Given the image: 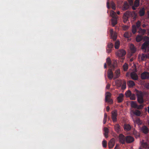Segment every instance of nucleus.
Segmentation results:
<instances>
[{
  "instance_id": "4468645a",
  "label": "nucleus",
  "mask_w": 149,
  "mask_h": 149,
  "mask_svg": "<svg viewBox=\"0 0 149 149\" xmlns=\"http://www.w3.org/2000/svg\"><path fill=\"white\" fill-rule=\"evenodd\" d=\"M129 5L128 3L126 1H125L123 4V5L122 7V10H125L129 8Z\"/></svg>"
},
{
  "instance_id": "2eb2a0df",
  "label": "nucleus",
  "mask_w": 149,
  "mask_h": 149,
  "mask_svg": "<svg viewBox=\"0 0 149 149\" xmlns=\"http://www.w3.org/2000/svg\"><path fill=\"white\" fill-rule=\"evenodd\" d=\"M124 95L122 93L119 94L118 96L117 97L118 102V103L122 102L123 100Z\"/></svg>"
},
{
  "instance_id": "052dcab7",
  "label": "nucleus",
  "mask_w": 149,
  "mask_h": 149,
  "mask_svg": "<svg viewBox=\"0 0 149 149\" xmlns=\"http://www.w3.org/2000/svg\"><path fill=\"white\" fill-rule=\"evenodd\" d=\"M114 149H119L118 146L117 145L115 147Z\"/></svg>"
},
{
  "instance_id": "412c9836",
  "label": "nucleus",
  "mask_w": 149,
  "mask_h": 149,
  "mask_svg": "<svg viewBox=\"0 0 149 149\" xmlns=\"http://www.w3.org/2000/svg\"><path fill=\"white\" fill-rule=\"evenodd\" d=\"M104 135L106 138L108 137V133L109 132V129L106 127H104Z\"/></svg>"
},
{
  "instance_id": "09e8293b",
  "label": "nucleus",
  "mask_w": 149,
  "mask_h": 149,
  "mask_svg": "<svg viewBox=\"0 0 149 149\" xmlns=\"http://www.w3.org/2000/svg\"><path fill=\"white\" fill-rule=\"evenodd\" d=\"M143 106H144V105L143 104H141L139 105H137V108H138V109H141L143 107Z\"/></svg>"
},
{
  "instance_id": "f8f14e48",
  "label": "nucleus",
  "mask_w": 149,
  "mask_h": 149,
  "mask_svg": "<svg viewBox=\"0 0 149 149\" xmlns=\"http://www.w3.org/2000/svg\"><path fill=\"white\" fill-rule=\"evenodd\" d=\"M134 141V138L131 136H126V142L127 143H130Z\"/></svg>"
},
{
  "instance_id": "de8ad7c7",
  "label": "nucleus",
  "mask_w": 149,
  "mask_h": 149,
  "mask_svg": "<svg viewBox=\"0 0 149 149\" xmlns=\"http://www.w3.org/2000/svg\"><path fill=\"white\" fill-rule=\"evenodd\" d=\"M123 28L124 30H126L129 29V27L128 26L124 25L123 26Z\"/></svg>"
},
{
  "instance_id": "3c124183",
  "label": "nucleus",
  "mask_w": 149,
  "mask_h": 149,
  "mask_svg": "<svg viewBox=\"0 0 149 149\" xmlns=\"http://www.w3.org/2000/svg\"><path fill=\"white\" fill-rule=\"evenodd\" d=\"M111 51V49L110 48H107V52L108 53H110Z\"/></svg>"
},
{
  "instance_id": "4d7b16f0",
  "label": "nucleus",
  "mask_w": 149,
  "mask_h": 149,
  "mask_svg": "<svg viewBox=\"0 0 149 149\" xmlns=\"http://www.w3.org/2000/svg\"><path fill=\"white\" fill-rule=\"evenodd\" d=\"M107 120L106 119H103V123L104 124H105L106 122L107 121Z\"/></svg>"
},
{
  "instance_id": "79ce46f5",
  "label": "nucleus",
  "mask_w": 149,
  "mask_h": 149,
  "mask_svg": "<svg viewBox=\"0 0 149 149\" xmlns=\"http://www.w3.org/2000/svg\"><path fill=\"white\" fill-rule=\"evenodd\" d=\"M130 99L131 100H135L136 99L135 95L134 94H132L130 96Z\"/></svg>"
},
{
  "instance_id": "0e129e2a",
  "label": "nucleus",
  "mask_w": 149,
  "mask_h": 149,
  "mask_svg": "<svg viewBox=\"0 0 149 149\" xmlns=\"http://www.w3.org/2000/svg\"><path fill=\"white\" fill-rule=\"evenodd\" d=\"M117 13L118 15H119L120 14V12L119 11H118Z\"/></svg>"
},
{
  "instance_id": "4be33fe9",
  "label": "nucleus",
  "mask_w": 149,
  "mask_h": 149,
  "mask_svg": "<svg viewBox=\"0 0 149 149\" xmlns=\"http://www.w3.org/2000/svg\"><path fill=\"white\" fill-rule=\"evenodd\" d=\"M114 127L115 129L117 132L118 133L120 132V126L118 124H116L115 125Z\"/></svg>"
},
{
  "instance_id": "c9c22d12",
  "label": "nucleus",
  "mask_w": 149,
  "mask_h": 149,
  "mask_svg": "<svg viewBox=\"0 0 149 149\" xmlns=\"http://www.w3.org/2000/svg\"><path fill=\"white\" fill-rule=\"evenodd\" d=\"M139 1L140 0H135L134 3V5L136 7H138L139 4Z\"/></svg>"
},
{
  "instance_id": "6ab92c4d",
  "label": "nucleus",
  "mask_w": 149,
  "mask_h": 149,
  "mask_svg": "<svg viewBox=\"0 0 149 149\" xmlns=\"http://www.w3.org/2000/svg\"><path fill=\"white\" fill-rule=\"evenodd\" d=\"M117 17L111 19L112 25L114 26L117 23Z\"/></svg>"
},
{
  "instance_id": "bb28decb",
  "label": "nucleus",
  "mask_w": 149,
  "mask_h": 149,
  "mask_svg": "<svg viewBox=\"0 0 149 149\" xmlns=\"http://www.w3.org/2000/svg\"><path fill=\"white\" fill-rule=\"evenodd\" d=\"M120 69H118L116 70L115 74L116 75V78H117L119 77L120 75Z\"/></svg>"
},
{
  "instance_id": "a18cd8bd",
  "label": "nucleus",
  "mask_w": 149,
  "mask_h": 149,
  "mask_svg": "<svg viewBox=\"0 0 149 149\" xmlns=\"http://www.w3.org/2000/svg\"><path fill=\"white\" fill-rule=\"evenodd\" d=\"M124 36L125 37L128 38H129L130 36V34L129 33H128V32H125L124 34Z\"/></svg>"
},
{
  "instance_id": "473e14b6",
  "label": "nucleus",
  "mask_w": 149,
  "mask_h": 149,
  "mask_svg": "<svg viewBox=\"0 0 149 149\" xmlns=\"http://www.w3.org/2000/svg\"><path fill=\"white\" fill-rule=\"evenodd\" d=\"M123 68L124 71H127L128 68V65L126 63H125L123 66Z\"/></svg>"
},
{
  "instance_id": "f704fd0d",
  "label": "nucleus",
  "mask_w": 149,
  "mask_h": 149,
  "mask_svg": "<svg viewBox=\"0 0 149 149\" xmlns=\"http://www.w3.org/2000/svg\"><path fill=\"white\" fill-rule=\"evenodd\" d=\"M132 94L131 91L128 90L125 93V95L127 97H129Z\"/></svg>"
},
{
  "instance_id": "ddd939ff",
  "label": "nucleus",
  "mask_w": 149,
  "mask_h": 149,
  "mask_svg": "<svg viewBox=\"0 0 149 149\" xmlns=\"http://www.w3.org/2000/svg\"><path fill=\"white\" fill-rule=\"evenodd\" d=\"M111 68H109L108 72V77L110 79H111L113 77V74Z\"/></svg>"
},
{
  "instance_id": "dca6fc26",
  "label": "nucleus",
  "mask_w": 149,
  "mask_h": 149,
  "mask_svg": "<svg viewBox=\"0 0 149 149\" xmlns=\"http://www.w3.org/2000/svg\"><path fill=\"white\" fill-rule=\"evenodd\" d=\"M141 130L145 134H147L149 131L148 128L146 126H143L141 128Z\"/></svg>"
},
{
  "instance_id": "4c0bfd02",
  "label": "nucleus",
  "mask_w": 149,
  "mask_h": 149,
  "mask_svg": "<svg viewBox=\"0 0 149 149\" xmlns=\"http://www.w3.org/2000/svg\"><path fill=\"white\" fill-rule=\"evenodd\" d=\"M120 43L119 41H116L115 44V47L116 49H118L119 48Z\"/></svg>"
},
{
  "instance_id": "f257e3e1",
  "label": "nucleus",
  "mask_w": 149,
  "mask_h": 149,
  "mask_svg": "<svg viewBox=\"0 0 149 149\" xmlns=\"http://www.w3.org/2000/svg\"><path fill=\"white\" fill-rule=\"evenodd\" d=\"M141 48L142 49L144 50L145 52L149 51V41H146L142 45Z\"/></svg>"
},
{
  "instance_id": "680f3d73",
  "label": "nucleus",
  "mask_w": 149,
  "mask_h": 149,
  "mask_svg": "<svg viewBox=\"0 0 149 149\" xmlns=\"http://www.w3.org/2000/svg\"><path fill=\"white\" fill-rule=\"evenodd\" d=\"M146 25L144 24H143L142 25V26L143 27V28H145V27H146Z\"/></svg>"
},
{
  "instance_id": "7c9ffc66",
  "label": "nucleus",
  "mask_w": 149,
  "mask_h": 149,
  "mask_svg": "<svg viewBox=\"0 0 149 149\" xmlns=\"http://www.w3.org/2000/svg\"><path fill=\"white\" fill-rule=\"evenodd\" d=\"M131 106L132 107L137 108V105L135 102L132 101L131 102Z\"/></svg>"
},
{
  "instance_id": "a19ab883",
  "label": "nucleus",
  "mask_w": 149,
  "mask_h": 149,
  "mask_svg": "<svg viewBox=\"0 0 149 149\" xmlns=\"http://www.w3.org/2000/svg\"><path fill=\"white\" fill-rule=\"evenodd\" d=\"M141 145L143 148H147L148 147V145L146 143L144 142H142Z\"/></svg>"
},
{
  "instance_id": "49530a36",
  "label": "nucleus",
  "mask_w": 149,
  "mask_h": 149,
  "mask_svg": "<svg viewBox=\"0 0 149 149\" xmlns=\"http://www.w3.org/2000/svg\"><path fill=\"white\" fill-rule=\"evenodd\" d=\"M102 144L104 148H106L107 146V142L105 140L102 141Z\"/></svg>"
},
{
  "instance_id": "f3484780",
  "label": "nucleus",
  "mask_w": 149,
  "mask_h": 149,
  "mask_svg": "<svg viewBox=\"0 0 149 149\" xmlns=\"http://www.w3.org/2000/svg\"><path fill=\"white\" fill-rule=\"evenodd\" d=\"M124 129L125 131H129L131 130V127L130 125L126 124L124 125Z\"/></svg>"
},
{
  "instance_id": "774afa93",
  "label": "nucleus",
  "mask_w": 149,
  "mask_h": 149,
  "mask_svg": "<svg viewBox=\"0 0 149 149\" xmlns=\"http://www.w3.org/2000/svg\"><path fill=\"white\" fill-rule=\"evenodd\" d=\"M148 125H149V121H148Z\"/></svg>"
},
{
  "instance_id": "aec40b11",
  "label": "nucleus",
  "mask_w": 149,
  "mask_h": 149,
  "mask_svg": "<svg viewBox=\"0 0 149 149\" xmlns=\"http://www.w3.org/2000/svg\"><path fill=\"white\" fill-rule=\"evenodd\" d=\"M127 85L129 87L131 88L135 85V83L133 81L130 80L128 81Z\"/></svg>"
},
{
  "instance_id": "6e6552de",
  "label": "nucleus",
  "mask_w": 149,
  "mask_h": 149,
  "mask_svg": "<svg viewBox=\"0 0 149 149\" xmlns=\"http://www.w3.org/2000/svg\"><path fill=\"white\" fill-rule=\"evenodd\" d=\"M111 118L113 121L115 122L117 121V111L115 109L111 112Z\"/></svg>"
},
{
  "instance_id": "39448f33",
  "label": "nucleus",
  "mask_w": 149,
  "mask_h": 149,
  "mask_svg": "<svg viewBox=\"0 0 149 149\" xmlns=\"http://www.w3.org/2000/svg\"><path fill=\"white\" fill-rule=\"evenodd\" d=\"M125 13L126 14V15L128 17H132L133 19H135L137 16L136 14L134 11L131 12L128 11H126Z\"/></svg>"
},
{
  "instance_id": "2f4dec72",
  "label": "nucleus",
  "mask_w": 149,
  "mask_h": 149,
  "mask_svg": "<svg viewBox=\"0 0 149 149\" xmlns=\"http://www.w3.org/2000/svg\"><path fill=\"white\" fill-rule=\"evenodd\" d=\"M146 32V30L145 29H142L141 28L139 29V33L143 35Z\"/></svg>"
},
{
  "instance_id": "1a4fd4ad",
  "label": "nucleus",
  "mask_w": 149,
  "mask_h": 149,
  "mask_svg": "<svg viewBox=\"0 0 149 149\" xmlns=\"http://www.w3.org/2000/svg\"><path fill=\"white\" fill-rule=\"evenodd\" d=\"M141 77L142 79H147L149 78V73L146 72H144L141 73Z\"/></svg>"
},
{
  "instance_id": "423d86ee",
  "label": "nucleus",
  "mask_w": 149,
  "mask_h": 149,
  "mask_svg": "<svg viewBox=\"0 0 149 149\" xmlns=\"http://www.w3.org/2000/svg\"><path fill=\"white\" fill-rule=\"evenodd\" d=\"M120 142L122 144H125L126 142V137L123 134H119L118 136Z\"/></svg>"
},
{
  "instance_id": "58836bf2",
  "label": "nucleus",
  "mask_w": 149,
  "mask_h": 149,
  "mask_svg": "<svg viewBox=\"0 0 149 149\" xmlns=\"http://www.w3.org/2000/svg\"><path fill=\"white\" fill-rule=\"evenodd\" d=\"M111 38L113 40H115L117 38V36L116 34H113L111 32Z\"/></svg>"
},
{
  "instance_id": "9b49d317",
  "label": "nucleus",
  "mask_w": 149,
  "mask_h": 149,
  "mask_svg": "<svg viewBox=\"0 0 149 149\" xmlns=\"http://www.w3.org/2000/svg\"><path fill=\"white\" fill-rule=\"evenodd\" d=\"M115 143V139H111L108 143V146L109 148H112L114 146Z\"/></svg>"
},
{
  "instance_id": "f03ea898",
  "label": "nucleus",
  "mask_w": 149,
  "mask_h": 149,
  "mask_svg": "<svg viewBox=\"0 0 149 149\" xmlns=\"http://www.w3.org/2000/svg\"><path fill=\"white\" fill-rule=\"evenodd\" d=\"M137 100L138 102L140 104L142 103L143 102V94L142 92L140 91L137 94Z\"/></svg>"
},
{
  "instance_id": "20e7f679",
  "label": "nucleus",
  "mask_w": 149,
  "mask_h": 149,
  "mask_svg": "<svg viewBox=\"0 0 149 149\" xmlns=\"http://www.w3.org/2000/svg\"><path fill=\"white\" fill-rule=\"evenodd\" d=\"M111 96V93L109 92H107L106 93L105 100L106 102L112 104L113 103V101L112 99L110 98Z\"/></svg>"
},
{
  "instance_id": "5fc2aeb1",
  "label": "nucleus",
  "mask_w": 149,
  "mask_h": 149,
  "mask_svg": "<svg viewBox=\"0 0 149 149\" xmlns=\"http://www.w3.org/2000/svg\"><path fill=\"white\" fill-rule=\"evenodd\" d=\"M129 1L130 2V5H132L133 3V0H129Z\"/></svg>"
},
{
  "instance_id": "c85d7f7f",
  "label": "nucleus",
  "mask_w": 149,
  "mask_h": 149,
  "mask_svg": "<svg viewBox=\"0 0 149 149\" xmlns=\"http://www.w3.org/2000/svg\"><path fill=\"white\" fill-rule=\"evenodd\" d=\"M110 15L113 18L117 17V15L116 13L113 10L111 11Z\"/></svg>"
},
{
  "instance_id": "b1692460",
  "label": "nucleus",
  "mask_w": 149,
  "mask_h": 149,
  "mask_svg": "<svg viewBox=\"0 0 149 149\" xmlns=\"http://www.w3.org/2000/svg\"><path fill=\"white\" fill-rule=\"evenodd\" d=\"M143 39V37L141 36L138 35L136 38V41L137 42L141 41Z\"/></svg>"
},
{
  "instance_id": "ea45409f",
  "label": "nucleus",
  "mask_w": 149,
  "mask_h": 149,
  "mask_svg": "<svg viewBox=\"0 0 149 149\" xmlns=\"http://www.w3.org/2000/svg\"><path fill=\"white\" fill-rule=\"evenodd\" d=\"M141 25V22L140 21L138 20L136 22L135 25L136 26V27H137V28L138 29L140 26Z\"/></svg>"
},
{
  "instance_id": "864d4df0",
  "label": "nucleus",
  "mask_w": 149,
  "mask_h": 149,
  "mask_svg": "<svg viewBox=\"0 0 149 149\" xmlns=\"http://www.w3.org/2000/svg\"><path fill=\"white\" fill-rule=\"evenodd\" d=\"M110 85L109 84H108L106 86V88L107 89H109L110 88Z\"/></svg>"
},
{
  "instance_id": "69168bd1",
  "label": "nucleus",
  "mask_w": 149,
  "mask_h": 149,
  "mask_svg": "<svg viewBox=\"0 0 149 149\" xmlns=\"http://www.w3.org/2000/svg\"><path fill=\"white\" fill-rule=\"evenodd\" d=\"M148 111L149 113V107H148Z\"/></svg>"
},
{
  "instance_id": "5701e85b",
  "label": "nucleus",
  "mask_w": 149,
  "mask_h": 149,
  "mask_svg": "<svg viewBox=\"0 0 149 149\" xmlns=\"http://www.w3.org/2000/svg\"><path fill=\"white\" fill-rule=\"evenodd\" d=\"M130 49L132 53H134L136 51V49L134 45L131 44L130 46Z\"/></svg>"
},
{
  "instance_id": "37998d69",
  "label": "nucleus",
  "mask_w": 149,
  "mask_h": 149,
  "mask_svg": "<svg viewBox=\"0 0 149 149\" xmlns=\"http://www.w3.org/2000/svg\"><path fill=\"white\" fill-rule=\"evenodd\" d=\"M126 87V82L125 81L123 82V84L122 86V89H125Z\"/></svg>"
},
{
  "instance_id": "338daca9",
  "label": "nucleus",
  "mask_w": 149,
  "mask_h": 149,
  "mask_svg": "<svg viewBox=\"0 0 149 149\" xmlns=\"http://www.w3.org/2000/svg\"><path fill=\"white\" fill-rule=\"evenodd\" d=\"M148 31V34L149 35V29H148L147 30Z\"/></svg>"
},
{
  "instance_id": "13d9d810",
  "label": "nucleus",
  "mask_w": 149,
  "mask_h": 149,
  "mask_svg": "<svg viewBox=\"0 0 149 149\" xmlns=\"http://www.w3.org/2000/svg\"><path fill=\"white\" fill-rule=\"evenodd\" d=\"M110 108L109 106H107L106 108V110L107 111H109V110Z\"/></svg>"
},
{
  "instance_id": "e433bc0d",
  "label": "nucleus",
  "mask_w": 149,
  "mask_h": 149,
  "mask_svg": "<svg viewBox=\"0 0 149 149\" xmlns=\"http://www.w3.org/2000/svg\"><path fill=\"white\" fill-rule=\"evenodd\" d=\"M111 8L113 10H115L116 8L115 4L113 1H111L110 3Z\"/></svg>"
},
{
  "instance_id": "c756f323",
  "label": "nucleus",
  "mask_w": 149,
  "mask_h": 149,
  "mask_svg": "<svg viewBox=\"0 0 149 149\" xmlns=\"http://www.w3.org/2000/svg\"><path fill=\"white\" fill-rule=\"evenodd\" d=\"M128 17L127 16V15H126V14L125 13L123 15V22L124 23H126L127 21L128 20Z\"/></svg>"
},
{
  "instance_id": "bf43d9fd",
  "label": "nucleus",
  "mask_w": 149,
  "mask_h": 149,
  "mask_svg": "<svg viewBox=\"0 0 149 149\" xmlns=\"http://www.w3.org/2000/svg\"><path fill=\"white\" fill-rule=\"evenodd\" d=\"M136 6H135L134 5L132 7V8L133 10H135L136 9Z\"/></svg>"
},
{
  "instance_id": "e2e57ef3",
  "label": "nucleus",
  "mask_w": 149,
  "mask_h": 149,
  "mask_svg": "<svg viewBox=\"0 0 149 149\" xmlns=\"http://www.w3.org/2000/svg\"><path fill=\"white\" fill-rule=\"evenodd\" d=\"M104 67L105 68H107V65L106 63L104 64Z\"/></svg>"
},
{
  "instance_id": "a878e982",
  "label": "nucleus",
  "mask_w": 149,
  "mask_h": 149,
  "mask_svg": "<svg viewBox=\"0 0 149 149\" xmlns=\"http://www.w3.org/2000/svg\"><path fill=\"white\" fill-rule=\"evenodd\" d=\"M147 58V55L144 54H143L141 56V58L142 61L145 60Z\"/></svg>"
},
{
  "instance_id": "0eeeda50",
  "label": "nucleus",
  "mask_w": 149,
  "mask_h": 149,
  "mask_svg": "<svg viewBox=\"0 0 149 149\" xmlns=\"http://www.w3.org/2000/svg\"><path fill=\"white\" fill-rule=\"evenodd\" d=\"M126 54V52L123 49H120L116 52V55L119 57H123Z\"/></svg>"
},
{
  "instance_id": "9d476101",
  "label": "nucleus",
  "mask_w": 149,
  "mask_h": 149,
  "mask_svg": "<svg viewBox=\"0 0 149 149\" xmlns=\"http://www.w3.org/2000/svg\"><path fill=\"white\" fill-rule=\"evenodd\" d=\"M130 76L132 79L134 80H137L139 78L138 76L135 71L132 72L131 73Z\"/></svg>"
},
{
  "instance_id": "393cba45",
  "label": "nucleus",
  "mask_w": 149,
  "mask_h": 149,
  "mask_svg": "<svg viewBox=\"0 0 149 149\" xmlns=\"http://www.w3.org/2000/svg\"><path fill=\"white\" fill-rule=\"evenodd\" d=\"M145 13V9L144 8H143L141 9L140 10L139 14V15L140 16H143Z\"/></svg>"
},
{
  "instance_id": "603ef678",
  "label": "nucleus",
  "mask_w": 149,
  "mask_h": 149,
  "mask_svg": "<svg viewBox=\"0 0 149 149\" xmlns=\"http://www.w3.org/2000/svg\"><path fill=\"white\" fill-rule=\"evenodd\" d=\"M107 114L106 113H105L104 114V119H107Z\"/></svg>"
},
{
  "instance_id": "7ed1b4c3",
  "label": "nucleus",
  "mask_w": 149,
  "mask_h": 149,
  "mask_svg": "<svg viewBox=\"0 0 149 149\" xmlns=\"http://www.w3.org/2000/svg\"><path fill=\"white\" fill-rule=\"evenodd\" d=\"M106 62L109 68H111V69H114L116 65V64L115 62L113 63V64H112L111 59L109 57L107 58Z\"/></svg>"
},
{
  "instance_id": "8fccbe9b",
  "label": "nucleus",
  "mask_w": 149,
  "mask_h": 149,
  "mask_svg": "<svg viewBox=\"0 0 149 149\" xmlns=\"http://www.w3.org/2000/svg\"><path fill=\"white\" fill-rule=\"evenodd\" d=\"M145 87L146 88L149 89V83H146L145 85Z\"/></svg>"
},
{
  "instance_id": "72a5a7b5",
  "label": "nucleus",
  "mask_w": 149,
  "mask_h": 149,
  "mask_svg": "<svg viewBox=\"0 0 149 149\" xmlns=\"http://www.w3.org/2000/svg\"><path fill=\"white\" fill-rule=\"evenodd\" d=\"M133 120L135 123L141 124V123L140 119L139 118H137L135 120Z\"/></svg>"
},
{
  "instance_id": "cd10ccee",
  "label": "nucleus",
  "mask_w": 149,
  "mask_h": 149,
  "mask_svg": "<svg viewBox=\"0 0 149 149\" xmlns=\"http://www.w3.org/2000/svg\"><path fill=\"white\" fill-rule=\"evenodd\" d=\"M137 27L136 25H134L132 27V32L133 34H135L137 31Z\"/></svg>"
},
{
  "instance_id": "6e6d98bb",
  "label": "nucleus",
  "mask_w": 149,
  "mask_h": 149,
  "mask_svg": "<svg viewBox=\"0 0 149 149\" xmlns=\"http://www.w3.org/2000/svg\"><path fill=\"white\" fill-rule=\"evenodd\" d=\"M107 7L109 9L110 8V6H109V2L107 3Z\"/></svg>"
},
{
  "instance_id": "c03bdc74",
  "label": "nucleus",
  "mask_w": 149,
  "mask_h": 149,
  "mask_svg": "<svg viewBox=\"0 0 149 149\" xmlns=\"http://www.w3.org/2000/svg\"><path fill=\"white\" fill-rule=\"evenodd\" d=\"M113 46V44L111 42L109 43L107 45V48L112 49Z\"/></svg>"
},
{
  "instance_id": "a211bd4d",
  "label": "nucleus",
  "mask_w": 149,
  "mask_h": 149,
  "mask_svg": "<svg viewBox=\"0 0 149 149\" xmlns=\"http://www.w3.org/2000/svg\"><path fill=\"white\" fill-rule=\"evenodd\" d=\"M131 113L134 114L137 116H139L141 114V112L140 111L136 110L135 111L132 110Z\"/></svg>"
}]
</instances>
